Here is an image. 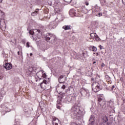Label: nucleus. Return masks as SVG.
I'll use <instances>...</instances> for the list:
<instances>
[{
  "label": "nucleus",
  "instance_id": "nucleus-1",
  "mask_svg": "<svg viewBox=\"0 0 125 125\" xmlns=\"http://www.w3.org/2000/svg\"><path fill=\"white\" fill-rule=\"evenodd\" d=\"M71 112L73 114V118L78 120L83 119V117L84 114H85L84 108L80 107L77 105H73L72 107L71 108Z\"/></svg>",
  "mask_w": 125,
  "mask_h": 125
},
{
  "label": "nucleus",
  "instance_id": "nucleus-2",
  "mask_svg": "<svg viewBox=\"0 0 125 125\" xmlns=\"http://www.w3.org/2000/svg\"><path fill=\"white\" fill-rule=\"evenodd\" d=\"M75 99V97L71 95L68 96L66 93H63L58 97V103L60 104L61 102H64L69 104Z\"/></svg>",
  "mask_w": 125,
  "mask_h": 125
},
{
  "label": "nucleus",
  "instance_id": "nucleus-3",
  "mask_svg": "<svg viewBox=\"0 0 125 125\" xmlns=\"http://www.w3.org/2000/svg\"><path fill=\"white\" fill-rule=\"evenodd\" d=\"M103 89V82H93L92 84V89L94 92H98Z\"/></svg>",
  "mask_w": 125,
  "mask_h": 125
},
{
  "label": "nucleus",
  "instance_id": "nucleus-4",
  "mask_svg": "<svg viewBox=\"0 0 125 125\" xmlns=\"http://www.w3.org/2000/svg\"><path fill=\"white\" fill-rule=\"evenodd\" d=\"M30 35H32L31 38V39H35V36L38 39H41L42 38V33H41V30L38 29L31 30L29 31Z\"/></svg>",
  "mask_w": 125,
  "mask_h": 125
},
{
  "label": "nucleus",
  "instance_id": "nucleus-5",
  "mask_svg": "<svg viewBox=\"0 0 125 125\" xmlns=\"http://www.w3.org/2000/svg\"><path fill=\"white\" fill-rule=\"evenodd\" d=\"M80 93L83 98H88L89 97V91L87 89H81Z\"/></svg>",
  "mask_w": 125,
  "mask_h": 125
},
{
  "label": "nucleus",
  "instance_id": "nucleus-6",
  "mask_svg": "<svg viewBox=\"0 0 125 125\" xmlns=\"http://www.w3.org/2000/svg\"><path fill=\"white\" fill-rule=\"evenodd\" d=\"M37 76L39 79L42 80V79H46V74L43 70H41L37 73Z\"/></svg>",
  "mask_w": 125,
  "mask_h": 125
},
{
  "label": "nucleus",
  "instance_id": "nucleus-7",
  "mask_svg": "<svg viewBox=\"0 0 125 125\" xmlns=\"http://www.w3.org/2000/svg\"><path fill=\"white\" fill-rule=\"evenodd\" d=\"M98 102H99V105L101 106V107H103L104 105L105 104V102L104 100H103V99L104 98V96L103 94H100L98 96Z\"/></svg>",
  "mask_w": 125,
  "mask_h": 125
},
{
  "label": "nucleus",
  "instance_id": "nucleus-8",
  "mask_svg": "<svg viewBox=\"0 0 125 125\" xmlns=\"http://www.w3.org/2000/svg\"><path fill=\"white\" fill-rule=\"evenodd\" d=\"M47 84H48V81H47V79L45 78L40 84L41 88H42V89H47Z\"/></svg>",
  "mask_w": 125,
  "mask_h": 125
},
{
  "label": "nucleus",
  "instance_id": "nucleus-9",
  "mask_svg": "<svg viewBox=\"0 0 125 125\" xmlns=\"http://www.w3.org/2000/svg\"><path fill=\"white\" fill-rule=\"evenodd\" d=\"M5 28H6V24H5V20L1 19L0 20V29L2 31H5Z\"/></svg>",
  "mask_w": 125,
  "mask_h": 125
},
{
  "label": "nucleus",
  "instance_id": "nucleus-10",
  "mask_svg": "<svg viewBox=\"0 0 125 125\" xmlns=\"http://www.w3.org/2000/svg\"><path fill=\"white\" fill-rule=\"evenodd\" d=\"M57 25H58V23L56 21H54L50 22L48 25V27L49 29H55L57 27Z\"/></svg>",
  "mask_w": 125,
  "mask_h": 125
},
{
  "label": "nucleus",
  "instance_id": "nucleus-11",
  "mask_svg": "<svg viewBox=\"0 0 125 125\" xmlns=\"http://www.w3.org/2000/svg\"><path fill=\"white\" fill-rule=\"evenodd\" d=\"M102 120H103L104 123H103L101 124L98 125H109V123H107V125H106V122H108V117H107V116L104 115L102 117Z\"/></svg>",
  "mask_w": 125,
  "mask_h": 125
},
{
  "label": "nucleus",
  "instance_id": "nucleus-12",
  "mask_svg": "<svg viewBox=\"0 0 125 125\" xmlns=\"http://www.w3.org/2000/svg\"><path fill=\"white\" fill-rule=\"evenodd\" d=\"M4 67L6 70H10L12 69V64L10 63H6Z\"/></svg>",
  "mask_w": 125,
  "mask_h": 125
},
{
  "label": "nucleus",
  "instance_id": "nucleus-13",
  "mask_svg": "<svg viewBox=\"0 0 125 125\" xmlns=\"http://www.w3.org/2000/svg\"><path fill=\"white\" fill-rule=\"evenodd\" d=\"M69 15L70 16H71L72 17H74V16H76V10H74L73 9H71L69 11Z\"/></svg>",
  "mask_w": 125,
  "mask_h": 125
},
{
  "label": "nucleus",
  "instance_id": "nucleus-14",
  "mask_svg": "<svg viewBox=\"0 0 125 125\" xmlns=\"http://www.w3.org/2000/svg\"><path fill=\"white\" fill-rule=\"evenodd\" d=\"M83 54H84V53H83V54H81L80 55L79 54H76V58H77V59H81L83 60Z\"/></svg>",
  "mask_w": 125,
  "mask_h": 125
},
{
  "label": "nucleus",
  "instance_id": "nucleus-15",
  "mask_svg": "<svg viewBox=\"0 0 125 125\" xmlns=\"http://www.w3.org/2000/svg\"><path fill=\"white\" fill-rule=\"evenodd\" d=\"M94 11H95V12H100L101 11V8L97 5H96L94 7Z\"/></svg>",
  "mask_w": 125,
  "mask_h": 125
},
{
  "label": "nucleus",
  "instance_id": "nucleus-16",
  "mask_svg": "<svg viewBox=\"0 0 125 125\" xmlns=\"http://www.w3.org/2000/svg\"><path fill=\"white\" fill-rule=\"evenodd\" d=\"M39 12H40V9H37L34 12L31 13V15L32 16H36V15L39 14Z\"/></svg>",
  "mask_w": 125,
  "mask_h": 125
},
{
  "label": "nucleus",
  "instance_id": "nucleus-17",
  "mask_svg": "<svg viewBox=\"0 0 125 125\" xmlns=\"http://www.w3.org/2000/svg\"><path fill=\"white\" fill-rule=\"evenodd\" d=\"M24 112L25 113L26 116H29V115H31V113H32V111H31V110L29 109H24Z\"/></svg>",
  "mask_w": 125,
  "mask_h": 125
},
{
  "label": "nucleus",
  "instance_id": "nucleus-18",
  "mask_svg": "<svg viewBox=\"0 0 125 125\" xmlns=\"http://www.w3.org/2000/svg\"><path fill=\"white\" fill-rule=\"evenodd\" d=\"M62 29L67 31V30H71V25H64L62 27Z\"/></svg>",
  "mask_w": 125,
  "mask_h": 125
},
{
  "label": "nucleus",
  "instance_id": "nucleus-19",
  "mask_svg": "<svg viewBox=\"0 0 125 125\" xmlns=\"http://www.w3.org/2000/svg\"><path fill=\"white\" fill-rule=\"evenodd\" d=\"M64 78V76L61 75L60 76L59 78V82L60 83H64V82H63V78Z\"/></svg>",
  "mask_w": 125,
  "mask_h": 125
},
{
  "label": "nucleus",
  "instance_id": "nucleus-20",
  "mask_svg": "<svg viewBox=\"0 0 125 125\" xmlns=\"http://www.w3.org/2000/svg\"><path fill=\"white\" fill-rule=\"evenodd\" d=\"M54 11L55 13H59L60 12H61V9L59 7H55Z\"/></svg>",
  "mask_w": 125,
  "mask_h": 125
},
{
  "label": "nucleus",
  "instance_id": "nucleus-21",
  "mask_svg": "<svg viewBox=\"0 0 125 125\" xmlns=\"http://www.w3.org/2000/svg\"><path fill=\"white\" fill-rule=\"evenodd\" d=\"M34 71V68L33 67H30L29 69V71H27V73H30V74L29 75V76H32V73Z\"/></svg>",
  "mask_w": 125,
  "mask_h": 125
},
{
  "label": "nucleus",
  "instance_id": "nucleus-22",
  "mask_svg": "<svg viewBox=\"0 0 125 125\" xmlns=\"http://www.w3.org/2000/svg\"><path fill=\"white\" fill-rule=\"evenodd\" d=\"M85 10H86V9H85V6L80 7V9H78V11H79V12L83 11H83H85Z\"/></svg>",
  "mask_w": 125,
  "mask_h": 125
},
{
  "label": "nucleus",
  "instance_id": "nucleus-23",
  "mask_svg": "<svg viewBox=\"0 0 125 125\" xmlns=\"http://www.w3.org/2000/svg\"><path fill=\"white\" fill-rule=\"evenodd\" d=\"M48 35L51 37V40H55L56 36L54 34L49 33Z\"/></svg>",
  "mask_w": 125,
  "mask_h": 125
},
{
  "label": "nucleus",
  "instance_id": "nucleus-24",
  "mask_svg": "<svg viewBox=\"0 0 125 125\" xmlns=\"http://www.w3.org/2000/svg\"><path fill=\"white\" fill-rule=\"evenodd\" d=\"M62 83V84L61 88H62V89H65L67 87V86H66V84H65V82H64L63 83Z\"/></svg>",
  "mask_w": 125,
  "mask_h": 125
},
{
  "label": "nucleus",
  "instance_id": "nucleus-25",
  "mask_svg": "<svg viewBox=\"0 0 125 125\" xmlns=\"http://www.w3.org/2000/svg\"><path fill=\"white\" fill-rule=\"evenodd\" d=\"M96 36V34L95 33H92L90 34V37L91 39H92L93 40L95 39Z\"/></svg>",
  "mask_w": 125,
  "mask_h": 125
},
{
  "label": "nucleus",
  "instance_id": "nucleus-26",
  "mask_svg": "<svg viewBox=\"0 0 125 125\" xmlns=\"http://www.w3.org/2000/svg\"><path fill=\"white\" fill-rule=\"evenodd\" d=\"M101 3H102L103 5H105V4H107L108 3L106 1V0H100Z\"/></svg>",
  "mask_w": 125,
  "mask_h": 125
},
{
  "label": "nucleus",
  "instance_id": "nucleus-27",
  "mask_svg": "<svg viewBox=\"0 0 125 125\" xmlns=\"http://www.w3.org/2000/svg\"><path fill=\"white\" fill-rule=\"evenodd\" d=\"M95 15L98 17H101V16H102V13H100V12H97Z\"/></svg>",
  "mask_w": 125,
  "mask_h": 125
},
{
  "label": "nucleus",
  "instance_id": "nucleus-28",
  "mask_svg": "<svg viewBox=\"0 0 125 125\" xmlns=\"http://www.w3.org/2000/svg\"><path fill=\"white\" fill-rule=\"evenodd\" d=\"M46 42H49V41H50V39H51V37H50V36H49V35H48V36H47L46 37Z\"/></svg>",
  "mask_w": 125,
  "mask_h": 125
},
{
  "label": "nucleus",
  "instance_id": "nucleus-29",
  "mask_svg": "<svg viewBox=\"0 0 125 125\" xmlns=\"http://www.w3.org/2000/svg\"><path fill=\"white\" fill-rule=\"evenodd\" d=\"M0 16H1V17H4V13L1 10H0Z\"/></svg>",
  "mask_w": 125,
  "mask_h": 125
},
{
  "label": "nucleus",
  "instance_id": "nucleus-30",
  "mask_svg": "<svg viewBox=\"0 0 125 125\" xmlns=\"http://www.w3.org/2000/svg\"><path fill=\"white\" fill-rule=\"evenodd\" d=\"M96 41H99L100 40V38L99 36H98L97 34H96V36H95V38Z\"/></svg>",
  "mask_w": 125,
  "mask_h": 125
},
{
  "label": "nucleus",
  "instance_id": "nucleus-31",
  "mask_svg": "<svg viewBox=\"0 0 125 125\" xmlns=\"http://www.w3.org/2000/svg\"><path fill=\"white\" fill-rule=\"evenodd\" d=\"M109 104H110V106H111V107H114V104L113 102L110 101L109 103Z\"/></svg>",
  "mask_w": 125,
  "mask_h": 125
},
{
  "label": "nucleus",
  "instance_id": "nucleus-32",
  "mask_svg": "<svg viewBox=\"0 0 125 125\" xmlns=\"http://www.w3.org/2000/svg\"><path fill=\"white\" fill-rule=\"evenodd\" d=\"M5 111L7 113V112H10V109L8 107H5Z\"/></svg>",
  "mask_w": 125,
  "mask_h": 125
},
{
  "label": "nucleus",
  "instance_id": "nucleus-33",
  "mask_svg": "<svg viewBox=\"0 0 125 125\" xmlns=\"http://www.w3.org/2000/svg\"><path fill=\"white\" fill-rule=\"evenodd\" d=\"M92 50H93V51H96L97 50V48H96V47L93 46V47H92Z\"/></svg>",
  "mask_w": 125,
  "mask_h": 125
},
{
  "label": "nucleus",
  "instance_id": "nucleus-34",
  "mask_svg": "<svg viewBox=\"0 0 125 125\" xmlns=\"http://www.w3.org/2000/svg\"><path fill=\"white\" fill-rule=\"evenodd\" d=\"M64 1H65V2H67V3H70L71 1H72V0H64Z\"/></svg>",
  "mask_w": 125,
  "mask_h": 125
},
{
  "label": "nucleus",
  "instance_id": "nucleus-35",
  "mask_svg": "<svg viewBox=\"0 0 125 125\" xmlns=\"http://www.w3.org/2000/svg\"><path fill=\"white\" fill-rule=\"evenodd\" d=\"M57 103H58V105L57 106V108L58 109H60V105H61V103H60V104H59L58 103V102H57Z\"/></svg>",
  "mask_w": 125,
  "mask_h": 125
},
{
  "label": "nucleus",
  "instance_id": "nucleus-36",
  "mask_svg": "<svg viewBox=\"0 0 125 125\" xmlns=\"http://www.w3.org/2000/svg\"><path fill=\"white\" fill-rule=\"evenodd\" d=\"M84 4H85V5L88 6V5H89V3H88V1H86L84 2Z\"/></svg>",
  "mask_w": 125,
  "mask_h": 125
},
{
  "label": "nucleus",
  "instance_id": "nucleus-37",
  "mask_svg": "<svg viewBox=\"0 0 125 125\" xmlns=\"http://www.w3.org/2000/svg\"><path fill=\"white\" fill-rule=\"evenodd\" d=\"M30 46V43L29 42H27L26 43V47H29Z\"/></svg>",
  "mask_w": 125,
  "mask_h": 125
},
{
  "label": "nucleus",
  "instance_id": "nucleus-38",
  "mask_svg": "<svg viewBox=\"0 0 125 125\" xmlns=\"http://www.w3.org/2000/svg\"><path fill=\"white\" fill-rule=\"evenodd\" d=\"M3 98V97L2 96V95L0 93V100H1Z\"/></svg>",
  "mask_w": 125,
  "mask_h": 125
},
{
  "label": "nucleus",
  "instance_id": "nucleus-39",
  "mask_svg": "<svg viewBox=\"0 0 125 125\" xmlns=\"http://www.w3.org/2000/svg\"><path fill=\"white\" fill-rule=\"evenodd\" d=\"M18 55H22V52H20L18 51Z\"/></svg>",
  "mask_w": 125,
  "mask_h": 125
},
{
  "label": "nucleus",
  "instance_id": "nucleus-40",
  "mask_svg": "<svg viewBox=\"0 0 125 125\" xmlns=\"http://www.w3.org/2000/svg\"><path fill=\"white\" fill-rule=\"evenodd\" d=\"M99 47L100 49H102V48H103V47L101 45H100Z\"/></svg>",
  "mask_w": 125,
  "mask_h": 125
},
{
  "label": "nucleus",
  "instance_id": "nucleus-41",
  "mask_svg": "<svg viewBox=\"0 0 125 125\" xmlns=\"http://www.w3.org/2000/svg\"><path fill=\"white\" fill-rule=\"evenodd\" d=\"M101 66V67H104L105 66V64H104V63H103Z\"/></svg>",
  "mask_w": 125,
  "mask_h": 125
},
{
  "label": "nucleus",
  "instance_id": "nucleus-42",
  "mask_svg": "<svg viewBox=\"0 0 125 125\" xmlns=\"http://www.w3.org/2000/svg\"><path fill=\"white\" fill-rule=\"evenodd\" d=\"M114 88H115V85L112 86V87H111V89L113 90V89H114Z\"/></svg>",
  "mask_w": 125,
  "mask_h": 125
},
{
  "label": "nucleus",
  "instance_id": "nucleus-43",
  "mask_svg": "<svg viewBox=\"0 0 125 125\" xmlns=\"http://www.w3.org/2000/svg\"><path fill=\"white\" fill-rule=\"evenodd\" d=\"M1 42L0 41V48H1Z\"/></svg>",
  "mask_w": 125,
  "mask_h": 125
},
{
  "label": "nucleus",
  "instance_id": "nucleus-44",
  "mask_svg": "<svg viewBox=\"0 0 125 125\" xmlns=\"http://www.w3.org/2000/svg\"><path fill=\"white\" fill-rule=\"evenodd\" d=\"M30 56H33V53H31L30 54Z\"/></svg>",
  "mask_w": 125,
  "mask_h": 125
},
{
  "label": "nucleus",
  "instance_id": "nucleus-45",
  "mask_svg": "<svg viewBox=\"0 0 125 125\" xmlns=\"http://www.w3.org/2000/svg\"><path fill=\"white\" fill-rule=\"evenodd\" d=\"M2 2V0H0V3H1Z\"/></svg>",
  "mask_w": 125,
  "mask_h": 125
},
{
  "label": "nucleus",
  "instance_id": "nucleus-46",
  "mask_svg": "<svg viewBox=\"0 0 125 125\" xmlns=\"http://www.w3.org/2000/svg\"><path fill=\"white\" fill-rule=\"evenodd\" d=\"M92 81H93L94 80V78H91Z\"/></svg>",
  "mask_w": 125,
  "mask_h": 125
},
{
  "label": "nucleus",
  "instance_id": "nucleus-47",
  "mask_svg": "<svg viewBox=\"0 0 125 125\" xmlns=\"http://www.w3.org/2000/svg\"><path fill=\"white\" fill-rule=\"evenodd\" d=\"M95 63H96V62H93V64H95Z\"/></svg>",
  "mask_w": 125,
  "mask_h": 125
},
{
  "label": "nucleus",
  "instance_id": "nucleus-48",
  "mask_svg": "<svg viewBox=\"0 0 125 125\" xmlns=\"http://www.w3.org/2000/svg\"><path fill=\"white\" fill-rule=\"evenodd\" d=\"M59 16H60V15H59V16H58L57 19H58V17H59Z\"/></svg>",
  "mask_w": 125,
  "mask_h": 125
},
{
  "label": "nucleus",
  "instance_id": "nucleus-49",
  "mask_svg": "<svg viewBox=\"0 0 125 125\" xmlns=\"http://www.w3.org/2000/svg\"><path fill=\"white\" fill-rule=\"evenodd\" d=\"M98 55V53H96V56H97Z\"/></svg>",
  "mask_w": 125,
  "mask_h": 125
},
{
  "label": "nucleus",
  "instance_id": "nucleus-50",
  "mask_svg": "<svg viewBox=\"0 0 125 125\" xmlns=\"http://www.w3.org/2000/svg\"><path fill=\"white\" fill-rule=\"evenodd\" d=\"M1 69V66L0 65V69Z\"/></svg>",
  "mask_w": 125,
  "mask_h": 125
},
{
  "label": "nucleus",
  "instance_id": "nucleus-51",
  "mask_svg": "<svg viewBox=\"0 0 125 125\" xmlns=\"http://www.w3.org/2000/svg\"><path fill=\"white\" fill-rule=\"evenodd\" d=\"M0 80H2V78H0Z\"/></svg>",
  "mask_w": 125,
  "mask_h": 125
},
{
  "label": "nucleus",
  "instance_id": "nucleus-52",
  "mask_svg": "<svg viewBox=\"0 0 125 125\" xmlns=\"http://www.w3.org/2000/svg\"><path fill=\"white\" fill-rule=\"evenodd\" d=\"M36 82H38V80H36Z\"/></svg>",
  "mask_w": 125,
  "mask_h": 125
},
{
  "label": "nucleus",
  "instance_id": "nucleus-53",
  "mask_svg": "<svg viewBox=\"0 0 125 125\" xmlns=\"http://www.w3.org/2000/svg\"><path fill=\"white\" fill-rule=\"evenodd\" d=\"M15 0L17 1V0Z\"/></svg>",
  "mask_w": 125,
  "mask_h": 125
}]
</instances>
